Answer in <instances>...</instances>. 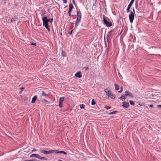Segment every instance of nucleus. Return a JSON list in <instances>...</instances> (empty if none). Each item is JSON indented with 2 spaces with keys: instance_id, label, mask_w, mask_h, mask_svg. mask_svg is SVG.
I'll use <instances>...</instances> for the list:
<instances>
[{
  "instance_id": "f257e3e1",
  "label": "nucleus",
  "mask_w": 161,
  "mask_h": 161,
  "mask_svg": "<svg viewBox=\"0 0 161 161\" xmlns=\"http://www.w3.org/2000/svg\"><path fill=\"white\" fill-rule=\"evenodd\" d=\"M77 9V18L75 21V26H77L81 19V13L80 10L76 7Z\"/></svg>"
},
{
  "instance_id": "f03ea898",
  "label": "nucleus",
  "mask_w": 161,
  "mask_h": 161,
  "mask_svg": "<svg viewBox=\"0 0 161 161\" xmlns=\"http://www.w3.org/2000/svg\"><path fill=\"white\" fill-rule=\"evenodd\" d=\"M103 23L107 27H110L112 25V24L111 22L108 21L104 15H103Z\"/></svg>"
},
{
  "instance_id": "7ed1b4c3",
  "label": "nucleus",
  "mask_w": 161,
  "mask_h": 161,
  "mask_svg": "<svg viewBox=\"0 0 161 161\" xmlns=\"http://www.w3.org/2000/svg\"><path fill=\"white\" fill-rule=\"evenodd\" d=\"M133 12H131L130 14L129 15V18L130 22L132 23L134 19V14H135V10L133 8Z\"/></svg>"
},
{
  "instance_id": "20e7f679",
  "label": "nucleus",
  "mask_w": 161,
  "mask_h": 161,
  "mask_svg": "<svg viewBox=\"0 0 161 161\" xmlns=\"http://www.w3.org/2000/svg\"><path fill=\"white\" fill-rule=\"evenodd\" d=\"M42 19L43 21V25H48V22L47 20V16L44 17H42Z\"/></svg>"
},
{
  "instance_id": "39448f33",
  "label": "nucleus",
  "mask_w": 161,
  "mask_h": 161,
  "mask_svg": "<svg viewBox=\"0 0 161 161\" xmlns=\"http://www.w3.org/2000/svg\"><path fill=\"white\" fill-rule=\"evenodd\" d=\"M41 153H43V154H50L51 153H54L53 150H49L48 151H46L44 150H41L40 151Z\"/></svg>"
},
{
  "instance_id": "423d86ee",
  "label": "nucleus",
  "mask_w": 161,
  "mask_h": 161,
  "mask_svg": "<svg viewBox=\"0 0 161 161\" xmlns=\"http://www.w3.org/2000/svg\"><path fill=\"white\" fill-rule=\"evenodd\" d=\"M53 151L54 152V153H62L64 154V155H66L67 154L66 152L63 151H58L57 150H53Z\"/></svg>"
},
{
  "instance_id": "0eeeda50",
  "label": "nucleus",
  "mask_w": 161,
  "mask_h": 161,
  "mask_svg": "<svg viewBox=\"0 0 161 161\" xmlns=\"http://www.w3.org/2000/svg\"><path fill=\"white\" fill-rule=\"evenodd\" d=\"M129 106V103L127 102H123L122 106L124 108H127Z\"/></svg>"
},
{
  "instance_id": "6e6552de",
  "label": "nucleus",
  "mask_w": 161,
  "mask_h": 161,
  "mask_svg": "<svg viewBox=\"0 0 161 161\" xmlns=\"http://www.w3.org/2000/svg\"><path fill=\"white\" fill-rule=\"evenodd\" d=\"M104 91L105 92L106 95L108 96V97H109L110 95H111V91L109 90H108L107 88L104 90Z\"/></svg>"
},
{
  "instance_id": "1a4fd4ad",
  "label": "nucleus",
  "mask_w": 161,
  "mask_h": 161,
  "mask_svg": "<svg viewBox=\"0 0 161 161\" xmlns=\"http://www.w3.org/2000/svg\"><path fill=\"white\" fill-rule=\"evenodd\" d=\"M125 96H129L131 97L132 98L134 97V96L131 95V93L130 92H129L128 91H125Z\"/></svg>"
},
{
  "instance_id": "9d476101",
  "label": "nucleus",
  "mask_w": 161,
  "mask_h": 161,
  "mask_svg": "<svg viewBox=\"0 0 161 161\" xmlns=\"http://www.w3.org/2000/svg\"><path fill=\"white\" fill-rule=\"evenodd\" d=\"M75 76L78 78H80L82 76L81 73L80 71H78L75 74Z\"/></svg>"
},
{
  "instance_id": "9b49d317",
  "label": "nucleus",
  "mask_w": 161,
  "mask_h": 161,
  "mask_svg": "<svg viewBox=\"0 0 161 161\" xmlns=\"http://www.w3.org/2000/svg\"><path fill=\"white\" fill-rule=\"evenodd\" d=\"M40 156L38 154H32L31 156L30 157H35L39 159Z\"/></svg>"
},
{
  "instance_id": "f8f14e48",
  "label": "nucleus",
  "mask_w": 161,
  "mask_h": 161,
  "mask_svg": "<svg viewBox=\"0 0 161 161\" xmlns=\"http://www.w3.org/2000/svg\"><path fill=\"white\" fill-rule=\"evenodd\" d=\"M37 96H34V97L32 98L31 103H35L37 99Z\"/></svg>"
},
{
  "instance_id": "ddd939ff",
  "label": "nucleus",
  "mask_w": 161,
  "mask_h": 161,
  "mask_svg": "<svg viewBox=\"0 0 161 161\" xmlns=\"http://www.w3.org/2000/svg\"><path fill=\"white\" fill-rule=\"evenodd\" d=\"M69 10L70 11L72 10V9L74 8V6L71 3H70L69 5Z\"/></svg>"
},
{
  "instance_id": "4468645a",
  "label": "nucleus",
  "mask_w": 161,
  "mask_h": 161,
  "mask_svg": "<svg viewBox=\"0 0 161 161\" xmlns=\"http://www.w3.org/2000/svg\"><path fill=\"white\" fill-rule=\"evenodd\" d=\"M18 19V18L16 16H14V17L12 18L11 20V22H13L14 21Z\"/></svg>"
},
{
  "instance_id": "2eb2a0df",
  "label": "nucleus",
  "mask_w": 161,
  "mask_h": 161,
  "mask_svg": "<svg viewBox=\"0 0 161 161\" xmlns=\"http://www.w3.org/2000/svg\"><path fill=\"white\" fill-rule=\"evenodd\" d=\"M125 95H122L119 98L123 101V99H124V100H125V99H126V97H125Z\"/></svg>"
},
{
  "instance_id": "dca6fc26",
  "label": "nucleus",
  "mask_w": 161,
  "mask_h": 161,
  "mask_svg": "<svg viewBox=\"0 0 161 161\" xmlns=\"http://www.w3.org/2000/svg\"><path fill=\"white\" fill-rule=\"evenodd\" d=\"M112 31H111L108 32V35H107V39L108 41V39H109L110 38L111 33L112 32Z\"/></svg>"
},
{
  "instance_id": "f3484780",
  "label": "nucleus",
  "mask_w": 161,
  "mask_h": 161,
  "mask_svg": "<svg viewBox=\"0 0 161 161\" xmlns=\"http://www.w3.org/2000/svg\"><path fill=\"white\" fill-rule=\"evenodd\" d=\"M61 54L63 57H66V56L65 52L63 51V50H62Z\"/></svg>"
},
{
  "instance_id": "a211bd4d",
  "label": "nucleus",
  "mask_w": 161,
  "mask_h": 161,
  "mask_svg": "<svg viewBox=\"0 0 161 161\" xmlns=\"http://www.w3.org/2000/svg\"><path fill=\"white\" fill-rule=\"evenodd\" d=\"M134 2V1L131 0L130 3L128 5V6H129V7H131L133 3Z\"/></svg>"
},
{
  "instance_id": "6ab92c4d",
  "label": "nucleus",
  "mask_w": 161,
  "mask_h": 161,
  "mask_svg": "<svg viewBox=\"0 0 161 161\" xmlns=\"http://www.w3.org/2000/svg\"><path fill=\"white\" fill-rule=\"evenodd\" d=\"M109 97L112 99H114L115 97V95L114 94H111Z\"/></svg>"
},
{
  "instance_id": "aec40b11",
  "label": "nucleus",
  "mask_w": 161,
  "mask_h": 161,
  "mask_svg": "<svg viewBox=\"0 0 161 161\" xmlns=\"http://www.w3.org/2000/svg\"><path fill=\"white\" fill-rule=\"evenodd\" d=\"M64 98L63 97H60L59 98V102L62 103H63L64 101Z\"/></svg>"
},
{
  "instance_id": "412c9836",
  "label": "nucleus",
  "mask_w": 161,
  "mask_h": 161,
  "mask_svg": "<svg viewBox=\"0 0 161 161\" xmlns=\"http://www.w3.org/2000/svg\"><path fill=\"white\" fill-rule=\"evenodd\" d=\"M114 86L116 90L118 91L119 89V87L116 84H114Z\"/></svg>"
},
{
  "instance_id": "4be33fe9",
  "label": "nucleus",
  "mask_w": 161,
  "mask_h": 161,
  "mask_svg": "<svg viewBox=\"0 0 161 161\" xmlns=\"http://www.w3.org/2000/svg\"><path fill=\"white\" fill-rule=\"evenodd\" d=\"M39 159H43V160H47V158L46 157H41L40 156Z\"/></svg>"
},
{
  "instance_id": "5701e85b",
  "label": "nucleus",
  "mask_w": 161,
  "mask_h": 161,
  "mask_svg": "<svg viewBox=\"0 0 161 161\" xmlns=\"http://www.w3.org/2000/svg\"><path fill=\"white\" fill-rule=\"evenodd\" d=\"M129 102L130 105H133V106L135 105V103L134 101H132L131 100H130Z\"/></svg>"
},
{
  "instance_id": "b1692460",
  "label": "nucleus",
  "mask_w": 161,
  "mask_h": 161,
  "mask_svg": "<svg viewBox=\"0 0 161 161\" xmlns=\"http://www.w3.org/2000/svg\"><path fill=\"white\" fill-rule=\"evenodd\" d=\"M96 102L94 101V99H93L92 102L91 103V104L92 105H93L96 104Z\"/></svg>"
},
{
  "instance_id": "393cba45",
  "label": "nucleus",
  "mask_w": 161,
  "mask_h": 161,
  "mask_svg": "<svg viewBox=\"0 0 161 161\" xmlns=\"http://www.w3.org/2000/svg\"><path fill=\"white\" fill-rule=\"evenodd\" d=\"M117 113H118V111H114L108 114H115Z\"/></svg>"
},
{
  "instance_id": "a878e982",
  "label": "nucleus",
  "mask_w": 161,
  "mask_h": 161,
  "mask_svg": "<svg viewBox=\"0 0 161 161\" xmlns=\"http://www.w3.org/2000/svg\"><path fill=\"white\" fill-rule=\"evenodd\" d=\"M47 20H48V22L51 23L53 21V18L50 19H47Z\"/></svg>"
},
{
  "instance_id": "bb28decb",
  "label": "nucleus",
  "mask_w": 161,
  "mask_h": 161,
  "mask_svg": "<svg viewBox=\"0 0 161 161\" xmlns=\"http://www.w3.org/2000/svg\"><path fill=\"white\" fill-rule=\"evenodd\" d=\"M104 108H105L107 110H108L109 109L111 108V107H109V106H106V105Z\"/></svg>"
},
{
  "instance_id": "cd10ccee",
  "label": "nucleus",
  "mask_w": 161,
  "mask_h": 161,
  "mask_svg": "<svg viewBox=\"0 0 161 161\" xmlns=\"http://www.w3.org/2000/svg\"><path fill=\"white\" fill-rule=\"evenodd\" d=\"M80 108L81 109H84V108L85 105L84 104H81L80 105Z\"/></svg>"
},
{
  "instance_id": "c85d7f7f",
  "label": "nucleus",
  "mask_w": 161,
  "mask_h": 161,
  "mask_svg": "<svg viewBox=\"0 0 161 161\" xmlns=\"http://www.w3.org/2000/svg\"><path fill=\"white\" fill-rule=\"evenodd\" d=\"M63 103L59 102V108H62L63 106Z\"/></svg>"
},
{
  "instance_id": "c756f323",
  "label": "nucleus",
  "mask_w": 161,
  "mask_h": 161,
  "mask_svg": "<svg viewBox=\"0 0 161 161\" xmlns=\"http://www.w3.org/2000/svg\"><path fill=\"white\" fill-rule=\"evenodd\" d=\"M72 11H70V10H69L68 11V14L69 15V17H70L71 16V13L72 12Z\"/></svg>"
},
{
  "instance_id": "7c9ffc66",
  "label": "nucleus",
  "mask_w": 161,
  "mask_h": 161,
  "mask_svg": "<svg viewBox=\"0 0 161 161\" xmlns=\"http://www.w3.org/2000/svg\"><path fill=\"white\" fill-rule=\"evenodd\" d=\"M131 7L128 6L127 9V12L128 13L130 12V9Z\"/></svg>"
},
{
  "instance_id": "2f4dec72",
  "label": "nucleus",
  "mask_w": 161,
  "mask_h": 161,
  "mask_svg": "<svg viewBox=\"0 0 161 161\" xmlns=\"http://www.w3.org/2000/svg\"><path fill=\"white\" fill-rule=\"evenodd\" d=\"M44 26L46 27V29H48V28H49V26L48 25H44Z\"/></svg>"
},
{
  "instance_id": "473e14b6",
  "label": "nucleus",
  "mask_w": 161,
  "mask_h": 161,
  "mask_svg": "<svg viewBox=\"0 0 161 161\" xmlns=\"http://www.w3.org/2000/svg\"><path fill=\"white\" fill-rule=\"evenodd\" d=\"M42 96H46V94L44 91H43L42 93Z\"/></svg>"
},
{
  "instance_id": "72a5a7b5",
  "label": "nucleus",
  "mask_w": 161,
  "mask_h": 161,
  "mask_svg": "<svg viewBox=\"0 0 161 161\" xmlns=\"http://www.w3.org/2000/svg\"><path fill=\"white\" fill-rule=\"evenodd\" d=\"M123 91V87L121 86L120 88V90L118 92L119 93H121Z\"/></svg>"
},
{
  "instance_id": "f704fd0d",
  "label": "nucleus",
  "mask_w": 161,
  "mask_h": 161,
  "mask_svg": "<svg viewBox=\"0 0 161 161\" xmlns=\"http://www.w3.org/2000/svg\"><path fill=\"white\" fill-rule=\"evenodd\" d=\"M154 48L155 49L156 48V47H150L149 48V50L151 51V48Z\"/></svg>"
},
{
  "instance_id": "c9c22d12",
  "label": "nucleus",
  "mask_w": 161,
  "mask_h": 161,
  "mask_svg": "<svg viewBox=\"0 0 161 161\" xmlns=\"http://www.w3.org/2000/svg\"><path fill=\"white\" fill-rule=\"evenodd\" d=\"M31 44L35 46H36V43L34 42H31Z\"/></svg>"
},
{
  "instance_id": "e433bc0d",
  "label": "nucleus",
  "mask_w": 161,
  "mask_h": 161,
  "mask_svg": "<svg viewBox=\"0 0 161 161\" xmlns=\"http://www.w3.org/2000/svg\"><path fill=\"white\" fill-rule=\"evenodd\" d=\"M73 30H72L68 32V33L69 34H70V35H71L72 34V32H73Z\"/></svg>"
},
{
  "instance_id": "4c0bfd02",
  "label": "nucleus",
  "mask_w": 161,
  "mask_h": 161,
  "mask_svg": "<svg viewBox=\"0 0 161 161\" xmlns=\"http://www.w3.org/2000/svg\"><path fill=\"white\" fill-rule=\"evenodd\" d=\"M72 2H73V4L75 5H77L76 3H75V0H72Z\"/></svg>"
},
{
  "instance_id": "58836bf2",
  "label": "nucleus",
  "mask_w": 161,
  "mask_h": 161,
  "mask_svg": "<svg viewBox=\"0 0 161 161\" xmlns=\"http://www.w3.org/2000/svg\"><path fill=\"white\" fill-rule=\"evenodd\" d=\"M64 3H67V0H63Z\"/></svg>"
},
{
  "instance_id": "ea45409f",
  "label": "nucleus",
  "mask_w": 161,
  "mask_h": 161,
  "mask_svg": "<svg viewBox=\"0 0 161 161\" xmlns=\"http://www.w3.org/2000/svg\"><path fill=\"white\" fill-rule=\"evenodd\" d=\"M83 69H85V70H86L87 69H88V67H84L83 68Z\"/></svg>"
},
{
  "instance_id": "a19ab883",
  "label": "nucleus",
  "mask_w": 161,
  "mask_h": 161,
  "mask_svg": "<svg viewBox=\"0 0 161 161\" xmlns=\"http://www.w3.org/2000/svg\"><path fill=\"white\" fill-rule=\"evenodd\" d=\"M43 101H44L45 102H48V101L46 100V99H43V100H42Z\"/></svg>"
},
{
  "instance_id": "79ce46f5",
  "label": "nucleus",
  "mask_w": 161,
  "mask_h": 161,
  "mask_svg": "<svg viewBox=\"0 0 161 161\" xmlns=\"http://www.w3.org/2000/svg\"><path fill=\"white\" fill-rule=\"evenodd\" d=\"M23 161H33V159H30V160H25Z\"/></svg>"
},
{
  "instance_id": "37998d69",
  "label": "nucleus",
  "mask_w": 161,
  "mask_h": 161,
  "mask_svg": "<svg viewBox=\"0 0 161 161\" xmlns=\"http://www.w3.org/2000/svg\"><path fill=\"white\" fill-rule=\"evenodd\" d=\"M149 107L150 108H153V105H149Z\"/></svg>"
},
{
  "instance_id": "c03bdc74",
  "label": "nucleus",
  "mask_w": 161,
  "mask_h": 161,
  "mask_svg": "<svg viewBox=\"0 0 161 161\" xmlns=\"http://www.w3.org/2000/svg\"><path fill=\"white\" fill-rule=\"evenodd\" d=\"M20 89L21 90H23L24 89V88L23 87H22L20 88Z\"/></svg>"
},
{
  "instance_id": "a18cd8bd",
  "label": "nucleus",
  "mask_w": 161,
  "mask_h": 161,
  "mask_svg": "<svg viewBox=\"0 0 161 161\" xmlns=\"http://www.w3.org/2000/svg\"><path fill=\"white\" fill-rule=\"evenodd\" d=\"M33 161H40L39 160H36V159H33Z\"/></svg>"
},
{
  "instance_id": "49530a36",
  "label": "nucleus",
  "mask_w": 161,
  "mask_h": 161,
  "mask_svg": "<svg viewBox=\"0 0 161 161\" xmlns=\"http://www.w3.org/2000/svg\"><path fill=\"white\" fill-rule=\"evenodd\" d=\"M36 151V149H34L32 150V152L35 151Z\"/></svg>"
},
{
  "instance_id": "de8ad7c7",
  "label": "nucleus",
  "mask_w": 161,
  "mask_h": 161,
  "mask_svg": "<svg viewBox=\"0 0 161 161\" xmlns=\"http://www.w3.org/2000/svg\"><path fill=\"white\" fill-rule=\"evenodd\" d=\"M152 55H155V56H157V55H159V54H158V55H157V54H152Z\"/></svg>"
},
{
  "instance_id": "09e8293b",
  "label": "nucleus",
  "mask_w": 161,
  "mask_h": 161,
  "mask_svg": "<svg viewBox=\"0 0 161 161\" xmlns=\"http://www.w3.org/2000/svg\"><path fill=\"white\" fill-rule=\"evenodd\" d=\"M22 90H21V91L19 92V93H22Z\"/></svg>"
},
{
  "instance_id": "8fccbe9b",
  "label": "nucleus",
  "mask_w": 161,
  "mask_h": 161,
  "mask_svg": "<svg viewBox=\"0 0 161 161\" xmlns=\"http://www.w3.org/2000/svg\"><path fill=\"white\" fill-rule=\"evenodd\" d=\"M158 107L161 108V105H158Z\"/></svg>"
},
{
  "instance_id": "3c124183",
  "label": "nucleus",
  "mask_w": 161,
  "mask_h": 161,
  "mask_svg": "<svg viewBox=\"0 0 161 161\" xmlns=\"http://www.w3.org/2000/svg\"><path fill=\"white\" fill-rule=\"evenodd\" d=\"M47 31H48L49 32V31H50V28H48V29H47Z\"/></svg>"
}]
</instances>
